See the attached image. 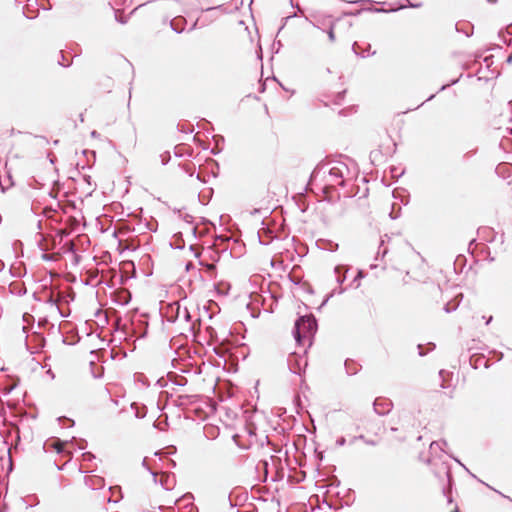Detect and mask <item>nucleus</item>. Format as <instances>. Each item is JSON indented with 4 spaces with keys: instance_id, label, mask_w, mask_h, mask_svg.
<instances>
[{
    "instance_id": "nucleus-1",
    "label": "nucleus",
    "mask_w": 512,
    "mask_h": 512,
    "mask_svg": "<svg viewBox=\"0 0 512 512\" xmlns=\"http://www.w3.org/2000/svg\"><path fill=\"white\" fill-rule=\"evenodd\" d=\"M317 329V322L314 316H302L295 322L294 337L300 344L302 339H309Z\"/></svg>"
},
{
    "instance_id": "nucleus-2",
    "label": "nucleus",
    "mask_w": 512,
    "mask_h": 512,
    "mask_svg": "<svg viewBox=\"0 0 512 512\" xmlns=\"http://www.w3.org/2000/svg\"><path fill=\"white\" fill-rule=\"evenodd\" d=\"M349 173L348 167L341 162L336 163L328 170L326 182L330 186L344 185L345 176Z\"/></svg>"
},
{
    "instance_id": "nucleus-3",
    "label": "nucleus",
    "mask_w": 512,
    "mask_h": 512,
    "mask_svg": "<svg viewBox=\"0 0 512 512\" xmlns=\"http://www.w3.org/2000/svg\"><path fill=\"white\" fill-rule=\"evenodd\" d=\"M167 320L170 322L176 321H190V313L186 307H181L178 302H174L169 305L168 310L166 312Z\"/></svg>"
},
{
    "instance_id": "nucleus-4",
    "label": "nucleus",
    "mask_w": 512,
    "mask_h": 512,
    "mask_svg": "<svg viewBox=\"0 0 512 512\" xmlns=\"http://www.w3.org/2000/svg\"><path fill=\"white\" fill-rule=\"evenodd\" d=\"M392 403L386 399L377 398L373 403L375 412L379 415H385L391 410Z\"/></svg>"
},
{
    "instance_id": "nucleus-5",
    "label": "nucleus",
    "mask_w": 512,
    "mask_h": 512,
    "mask_svg": "<svg viewBox=\"0 0 512 512\" xmlns=\"http://www.w3.org/2000/svg\"><path fill=\"white\" fill-rule=\"evenodd\" d=\"M173 482H174L173 476H170L168 474H163L161 476L160 483L165 489H167V490L170 489Z\"/></svg>"
},
{
    "instance_id": "nucleus-6",
    "label": "nucleus",
    "mask_w": 512,
    "mask_h": 512,
    "mask_svg": "<svg viewBox=\"0 0 512 512\" xmlns=\"http://www.w3.org/2000/svg\"><path fill=\"white\" fill-rule=\"evenodd\" d=\"M442 445H446V442L445 441H443V442L433 441L429 447L430 453L434 454V453H437L438 451H443Z\"/></svg>"
},
{
    "instance_id": "nucleus-7",
    "label": "nucleus",
    "mask_w": 512,
    "mask_h": 512,
    "mask_svg": "<svg viewBox=\"0 0 512 512\" xmlns=\"http://www.w3.org/2000/svg\"><path fill=\"white\" fill-rule=\"evenodd\" d=\"M510 171V165L507 163H501L496 167V173L499 175H503L504 173H508Z\"/></svg>"
},
{
    "instance_id": "nucleus-8",
    "label": "nucleus",
    "mask_w": 512,
    "mask_h": 512,
    "mask_svg": "<svg viewBox=\"0 0 512 512\" xmlns=\"http://www.w3.org/2000/svg\"><path fill=\"white\" fill-rule=\"evenodd\" d=\"M342 268H343L342 266H337L335 268V273L337 274V282L339 284H342L345 281V279H346L345 275H340V271H341Z\"/></svg>"
},
{
    "instance_id": "nucleus-9",
    "label": "nucleus",
    "mask_w": 512,
    "mask_h": 512,
    "mask_svg": "<svg viewBox=\"0 0 512 512\" xmlns=\"http://www.w3.org/2000/svg\"><path fill=\"white\" fill-rule=\"evenodd\" d=\"M352 48L355 54L365 57L364 52H360V45L358 43H354Z\"/></svg>"
},
{
    "instance_id": "nucleus-10",
    "label": "nucleus",
    "mask_w": 512,
    "mask_h": 512,
    "mask_svg": "<svg viewBox=\"0 0 512 512\" xmlns=\"http://www.w3.org/2000/svg\"><path fill=\"white\" fill-rule=\"evenodd\" d=\"M408 6H409V7L416 8V7H419L420 5H419V4H413L412 2H408ZM405 7H407V5H401V6L399 7V9H403V8H405ZM397 10H398V8H397ZM390 11H396V9H391Z\"/></svg>"
},
{
    "instance_id": "nucleus-11",
    "label": "nucleus",
    "mask_w": 512,
    "mask_h": 512,
    "mask_svg": "<svg viewBox=\"0 0 512 512\" xmlns=\"http://www.w3.org/2000/svg\"><path fill=\"white\" fill-rule=\"evenodd\" d=\"M58 302H59L58 299H54L52 295L50 296L49 303H51V305L54 306L56 309H59Z\"/></svg>"
},
{
    "instance_id": "nucleus-12",
    "label": "nucleus",
    "mask_w": 512,
    "mask_h": 512,
    "mask_svg": "<svg viewBox=\"0 0 512 512\" xmlns=\"http://www.w3.org/2000/svg\"><path fill=\"white\" fill-rule=\"evenodd\" d=\"M176 21H177V19H174V20H172V21H171V27H172V29H173V30H175L177 33H180V32L182 31V29H181V28H178V27L176 26Z\"/></svg>"
},
{
    "instance_id": "nucleus-13",
    "label": "nucleus",
    "mask_w": 512,
    "mask_h": 512,
    "mask_svg": "<svg viewBox=\"0 0 512 512\" xmlns=\"http://www.w3.org/2000/svg\"><path fill=\"white\" fill-rule=\"evenodd\" d=\"M328 38L331 42L335 41V34L333 31V27H331L330 30L328 31Z\"/></svg>"
},
{
    "instance_id": "nucleus-14",
    "label": "nucleus",
    "mask_w": 512,
    "mask_h": 512,
    "mask_svg": "<svg viewBox=\"0 0 512 512\" xmlns=\"http://www.w3.org/2000/svg\"><path fill=\"white\" fill-rule=\"evenodd\" d=\"M345 443H346V439H345L344 437H340V438H339V439H337V441H336V445H337V446H343V445H345Z\"/></svg>"
},
{
    "instance_id": "nucleus-15",
    "label": "nucleus",
    "mask_w": 512,
    "mask_h": 512,
    "mask_svg": "<svg viewBox=\"0 0 512 512\" xmlns=\"http://www.w3.org/2000/svg\"><path fill=\"white\" fill-rule=\"evenodd\" d=\"M390 217L392 219H396L398 217V214H394V206L392 207V211L390 212Z\"/></svg>"
},
{
    "instance_id": "nucleus-16",
    "label": "nucleus",
    "mask_w": 512,
    "mask_h": 512,
    "mask_svg": "<svg viewBox=\"0 0 512 512\" xmlns=\"http://www.w3.org/2000/svg\"><path fill=\"white\" fill-rule=\"evenodd\" d=\"M91 136H92V137H98V136H99V133H98L97 131H95V130H94V131H92V132H91Z\"/></svg>"
},
{
    "instance_id": "nucleus-17",
    "label": "nucleus",
    "mask_w": 512,
    "mask_h": 512,
    "mask_svg": "<svg viewBox=\"0 0 512 512\" xmlns=\"http://www.w3.org/2000/svg\"><path fill=\"white\" fill-rule=\"evenodd\" d=\"M418 349H419V355H420V356H423V355H424V352L422 351V346H421V345H418Z\"/></svg>"
},
{
    "instance_id": "nucleus-18",
    "label": "nucleus",
    "mask_w": 512,
    "mask_h": 512,
    "mask_svg": "<svg viewBox=\"0 0 512 512\" xmlns=\"http://www.w3.org/2000/svg\"><path fill=\"white\" fill-rule=\"evenodd\" d=\"M371 46L370 44H367V48H365L364 50H360V52H367L368 50H370Z\"/></svg>"
},
{
    "instance_id": "nucleus-19",
    "label": "nucleus",
    "mask_w": 512,
    "mask_h": 512,
    "mask_svg": "<svg viewBox=\"0 0 512 512\" xmlns=\"http://www.w3.org/2000/svg\"><path fill=\"white\" fill-rule=\"evenodd\" d=\"M371 46L370 44H367V48H365L364 50H360V52H367L368 50H370Z\"/></svg>"
},
{
    "instance_id": "nucleus-20",
    "label": "nucleus",
    "mask_w": 512,
    "mask_h": 512,
    "mask_svg": "<svg viewBox=\"0 0 512 512\" xmlns=\"http://www.w3.org/2000/svg\"><path fill=\"white\" fill-rule=\"evenodd\" d=\"M445 311H446V312H448V313L451 311V309H450V307H449V304H447V305L445 306Z\"/></svg>"
},
{
    "instance_id": "nucleus-21",
    "label": "nucleus",
    "mask_w": 512,
    "mask_h": 512,
    "mask_svg": "<svg viewBox=\"0 0 512 512\" xmlns=\"http://www.w3.org/2000/svg\"><path fill=\"white\" fill-rule=\"evenodd\" d=\"M90 481H94V478H91ZM95 481H97V483H100L102 480L100 478H95Z\"/></svg>"
},
{
    "instance_id": "nucleus-22",
    "label": "nucleus",
    "mask_w": 512,
    "mask_h": 512,
    "mask_svg": "<svg viewBox=\"0 0 512 512\" xmlns=\"http://www.w3.org/2000/svg\"><path fill=\"white\" fill-rule=\"evenodd\" d=\"M208 269H209V270H214V269H215V266H214L213 264H210V265H208Z\"/></svg>"
},
{
    "instance_id": "nucleus-23",
    "label": "nucleus",
    "mask_w": 512,
    "mask_h": 512,
    "mask_svg": "<svg viewBox=\"0 0 512 512\" xmlns=\"http://www.w3.org/2000/svg\"><path fill=\"white\" fill-rule=\"evenodd\" d=\"M507 62H508V63H511V62H512V55H510V56L507 58Z\"/></svg>"
},
{
    "instance_id": "nucleus-24",
    "label": "nucleus",
    "mask_w": 512,
    "mask_h": 512,
    "mask_svg": "<svg viewBox=\"0 0 512 512\" xmlns=\"http://www.w3.org/2000/svg\"><path fill=\"white\" fill-rule=\"evenodd\" d=\"M55 448H56V450H57L58 452H60V451H61V449H60V447L58 446V444H56V445H55Z\"/></svg>"
},
{
    "instance_id": "nucleus-25",
    "label": "nucleus",
    "mask_w": 512,
    "mask_h": 512,
    "mask_svg": "<svg viewBox=\"0 0 512 512\" xmlns=\"http://www.w3.org/2000/svg\"><path fill=\"white\" fill-rule=\"evenodd\" d=\"M491 320H492V317L490 316V317L487 319L486 324H489V323L491 322Z\"/></svg>"
},
{
    "instance_id": "nucleus-26",
    "label": "nucleus",
    "mask_w": 512,
    "mask_h": 512,
    "mask_svg": "<svg viewBox=\"0 0 512 512\" xmlns=\"http://www.w3.org/2000/svg\"><path fill=\"white\" fill-rule=\"evenodd\" d=\"M345 366H346V367H348V363H347V362L345 363ZM347 372H348V373H352V372L349 370V368H347Z\"/></svg>"
},
{
    "instance_id": "nucleus-27",
    "label": "nucleus",
    "mask_w": 512,
    "mask_h": 512,
    "mask_svg": "<svg viewBox=\"0 0 512 512\" xmlns=\"http://www.w3.org/2000/svg\"><path fill=\"white\" fill-rule=\"evenodd\" d=\"M142 465H143V466H146V458H144V459H143V461H142Z\"/></svg>"
},
{
    "instance_id": "nucleus-28",
    "label": "nucleus",
    "mask_w": 512,
    "mask_h": 512,
    "mask_svg": "<svg viewBox=\"0 0 512 512\" xmlns=\"http://www.w3.org/2000/svg\"><path fill=\"white\" fill-rule=\"evenodd\" d=\"M446 474H447L448 477L450 476L449 470L446 471Z\"/></svg>"
},
{
    "instance_id": "nucleus-29",
    "label": "nucleus",
    "mask_w": 512,
    "mask_h": 512,
    "mask_svg": "<svg viewBox=\"0 0 512 512\" xmlns=\"http://www.w3.org/2000/svg\"><path fill=\"white\" fill-rule=\"evenodd\" d=\"M507 129H508V130L510 131V133L512 134V127H511V128H507Z\"/></svg>"
},
{
    "instance_id": "nucleus-30",
    "label": "nucleus",
    "mask_w": 512,
    "mask_h": 512,
    "mask_svg": "<svg viewBox=\"0 0 512 512\" xmlns=\"http://www.w3.org/2000/svg\"><path fill=\"white\" fill-rule=\"evenodd\" d=\"M455 512H458L457 510Z\"/></svg>"
}]
</instances>
